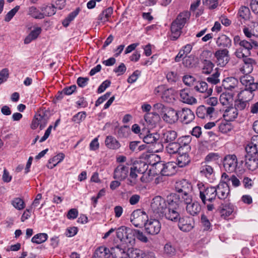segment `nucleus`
<instances>
[{
  "label": "nucleus",
  "mask_w": 258,
  "mask_h": 258,
  "mask_svg": "<svg viewBox=\"0 0 258 258\" xmlns=\"http://www.w3.org/2000/svg\"><path fill=\"white\" fill-rule=\"evenodd\" d=\"M13 206L18 210H22L25 207V204L22 199L17 198L12 201Z\"/></svg>",
  "instance_id": "obj_55"
},
{
  "label": "nucleus",
  "mask_w": 258,
  "mask_h": 258,
  "mask_svg": "<svg viewBox=\"0 0 258 258\" xmlns=\"http://www.w3.org/2000/svg\"><path fill=\"white\" fill-rule=\"evenodd\" d=\"M240 77V82L245 87V89L250 91H255L258 88V83H255L253 78L248 74Z\"/></svg>",
  "instance_id": "obj_18"
},
{
  "label": "nucleus",
  "mask_w": 258,
  "mask_h": 258,
  "mask_svg": "<svg viewBox=\"0 0 258 258\" xmlns=\"http://www.w3.org/2000/svg\"><path fill=\"white\" fill-rule=\"evenodd\" d=\"M128 163L126 165L119 164L114 169L113 178L120 181L124 180L127 176L129 170Z\"/></svg>",
  "instance_id": "obj_15"
},
{
  "label": "nucleus",
  "mask_w": 258,
  "mask_h": 258,
  "mask_svg": "<svg viewBox=\"0 0 258 258\" xmlns=\"http://www.w3.org/2000/svg\"><path fill=\"white\" fill-rule=\"evenodd\" d=\"M166 78L168 81L171 83H175L178 79L177 73L173 71L168 72L166 75Z\"/></svg>",
  "instance_id": "obj_64"
},
{
  "label": "nucleus",
  "mask_w": 258,
  "mask_h": 258,
  "mask_svg": "<svg viewBox=\"0 0 258 258\" xmlns=\"http://www.w3.org/2000/svg\"><path fill=\"white\" fill-rule=\"evenodd\" d=\"M161 167L157 166L148 165L146 168L147 176H146V182H152L154 185H157L162 181V177L159 175L161 174Z\"/></svg>",
  "instance_id": "obj_6"
},
{
  "label": "nucleus",
  "mask_w": 258,
  "mask_h": 258,
  "mask_svg": "<svg viewBox=\"0 0 258 258\" xmlns=\"http://www.w3.org/2000/svg\"><path fill=\"white\" fill-rule=\"evenodd\" d=\"M229 51L227 49H219L217 50L214 55L216 58L217 65L220 67L225 66L229 61Z\"/></svg>",
  "instance_id": "obj_17"
},
{
  "label": "nucleus",
  "mask_w": 258,
  "mask_h": 258,
  "mask_svg": "<svg viewBox=\"0 0 258 258\" xmlns=\"http://www.w3.org/2000/svg\"><path fill=\"white\" fill-rule=\"evenodd\" d=\"M203 3L210 9H214L218 6V0H203Z\"/></svg>",
  "instance_id": "obj_62"
},
{
  "label": "nucleus",
  "mask_w": 258,
  "mask_h": 258,
  "mask_svg": "<svg viewBox=\"0 0 258 258\" xmlns=\"http://www.w3.org/2000/svg\"><path fill=\"white\" fill-rule=\"evenodd\" d=\"M188 152L182 151V153H179L177 157L176 165L179 167H183L187 165L190 162V159L188 154Z\"/></svg>",
  "instance_id": "obj_30"
},
{
  "label": "nucleus",
  "mask_w": 258,
  "mask_h": 258,
  "mask_svg": "<svg viewBox=\"0 0 258 258\" xmlns=\"http://www.w3.org/2000/svg\"><path fill=\"white\" fill-rule=\"evenodd\" d=\"M214 111L215 108L213 107L200 105L197 108L196 114L199 118L211 119Z\"/></svg>",
  "instance_id": "obj_19"
},
{
  "label": "nucleus",
  "mask_w": 258,
  "mask_h": 258,
  "mask_svg": "<svg viewBox=\"0 0 258 258\" xmlns=\"http://www.w3.org/2000/svg\"><path fill=\"white\" fill-rule=\"evenodd\" d=\"M193 87L196 91L201 93H206L208 96L211 95L212 93V89H208V84L205 81L196 82Z\"/></svg>",
  "instance_id": "obj_29"
},
{
  "label": "nucleus",
  "mask_w": 258,
  "mask_h": 258,
  "mask_svg": "<svg viewBox=\"0 0 258 258\" xmlns=\"http://www.w3.org/2000/svg\"><path fill=\"white\" fill-rule=\"evenodd\" d=\"M178 116L181 121L185 124L191 122L195 117V114L190 109L183 108L178 111Z\"/></svg>",
  "instance_id": "obj_20"
},
{
  "label": "nucleus",
  "mask_w": 258,
  "mask_h": 258,
  "mask_svg": "<svg viewBox=\"0 0 258 258\" xmlns=\"http://www.w3.org/2000/svg\"><path fill=\"white\" fill-rule=\"evenodd\" d=\"M80 11V8H78L75 11L70 13L67 17H66L62 22V25L65 27H68L69 25L70 22L72 21L78 15Z\"/></svg>",
  "instance_id": "obj_44"
},
{
  "label": "nucleus",
  "mask_w": 258,
  "mask_h": 258,
  "mask_svg": "<svg viewBox=\"0 0 258 258\" xmlns=\"http://www.w3.org/2000/svg\"><path fill=\"white\" fill-rule=\"evenodd\" d=\"M216 190V197L220 200L226 199L230 193V188L228 183L226 181L220 182L217 186H214Z\"/></svg>",
  "instance_id": "obj_14"
},
{
  "label": "nucleus",
  "mask_w": 258,
  "mask_h": 258,
  "mask_svg": "<svg viewBox=\"0 0 258 258\" xmlns=\"http://www.w3.org/2000/svg\"><path fill=\"white\" fill-rule=\"evenodd\" d=\"M183 82L188 86H194L196 83V79L191 75H185L183 77Z\"/></svg>",
  "instance_id": "obj_57"
},
{
  "label": "nucleus",
  "mask_w": 258,
  "mask_h": 258,
  "mask_svg": "<svg viewBox=\"0 0 258 258\" xmlns=\"http://www.w3.org/2000/svg\"><path fill=\"white\" fill-rule=\"evenodd\" d=\"M176 204H173L171 197L167 203L165 200L160 196L155 197L152 200L150 208L153 212L160 216L165 217L169 220H176L179 215L178 211H175Z\"/></svg>",
  "instance_id": "obj_1"
},
{
  "label": "nucleus",
  "mask_w": 258,
  "mask_h": 258,
  "mask_svg": "<svg viewBox=\"0 0 258 258\" xmlns=\"http://www.w3.org/2000/svg\"><path fill=\"white\" fill-rule=\"evenodd\" d=\"M177 137V133L172 130H167L163 132L161 140L163 143H169L174 142Z\"/></svg>",
  "instance_id": "obj_31"
},
{
  "label": "nucleus",
  "mask_w": 258,
  "mask_h": 258,
  "mask_svg": "<svg viewBox=\"0 0 258 258\" xmlns=\"http://www.w3.org/2000/svg\"><path fill=\"white\" fill-rule=\"evenodd\" d=\"M141 158H140V159ZM145 166V161L141 159L135 161L133 166L130 168V177L133 179H136L138 177V173L144 174L145 171H144L142 168H144Z\"/></svg>",
  "instance_id": "obj_16"
},
{
  "label": "nucleus",
  "mask_w": 258,
  "mask_h": 258,
  "mask_svg": "<svg viewBox=\"0 0 258 258\" xmlns=\"http://www.w3.org/2000/svg\"><path fill=\"white\" fill-rule=\"evenodd\" d=\"M29 14L35 19H43L42 12H40L35 7H31L29 9Z\"/></svg>",
  "instance_id": "obj_50"
},
{
  "label": "nucleus",
  "mask_w": 258,
  "mask_h": 258,
  "mask_svg": "<svg viewBox=\"0 0 258 258\" xmlns=\"http://www.w3.org/2000/svg\"><path fill=\"white\" fill-rule=\"evenodd\" d=\"M216 44L219 47L229 48L231 46V40L226 35L223 34L217 39Z\"/></svg>",
  "instance_id": "obj_37"
},
{
  "label": "nucleus",
  "mask_w": 258,
  "mask_h": 258,
  "mask_svg": "<svg viewBox=\"0 0 258 258\" xmlns=\"http://www.w3.org/2000/svg\"><path fill=\"white\" fill-rule=\"evenodd\" d=\"M253 91H250L249 90V89H245L244 90L241 91L239 93H238L237 97L240 98L241 100L248 102L252 98L253 96L252 92Z\"/></svg>",
  "instance_id": "obj_42"
},
{
  "label": "nucleus",
  "mask_w": 258,
  "mask_h": 258,
  "mask_svg": "<svg viewBox=\"0 0 258 258\" xmlns=\"http://www.w3.org/2000/svg\"><path fill=\"white\" fill-rule=\"evenodd\" d=\"M245 151L258 154V135L252 137L250 142L245 147Z\"/></svg>",
  "instance_id": "obj_34"
},
{
  "label": "nucleus",
  "mask_w": 258,
  "mask_h": 258,
  "mask_svg": "<svg viewBox=\"0 0 258 258\" xmlns=\"http://www.w3.org/2000/svg\"><path fill=\"white\" fill-rule=\"evenodd\" d=\"M166 150L170 154L182 153V148L178 142H175L168 143L166 147Z\"/></svg>",
  "instance_id": "obj_38"
},
{
  "label": "nucleus",
  "mask_w": 258,
  "mask_h": 258,
  "mask_svg": "<svg viewBox=\"0 0 258 258\" xmlns=\"http://www.w3.org/2000/svg\"><path fill=\"white\" fill-rule=\"evenodd\" d=\"M202 207L200 203L195 201L186 206L187 213L192 216H198L201 211Z\"/></svg>",
  "instance_id": "obj_28"
},
{
  "label": "nucleus",
  "mask_w": 258,
  "mask_h": 258,
  "mask_svg": "<svg viewBox=\"0 0 258 258\" xmlns=\"http://www.w3.org/2000/svg\"><path fill=\"white\" fill-rule=\"evenodd\" d=\"M189 17V14L187 12L182 13L178 15L177 18L172 23L171 25V34L170 36L171 40H176L179 38L181 34V29Z\"/></svg>",
  "instance_id": "obj_4"
},
{
  "label": "nucleus",
  "mask_w": 258,
  "mask_h": 258,
  "mask_svg": "<svg viewBox=\"0 0 258 258\" xmlns=\"http://www.w3.org/2000/svg\"><path fill=\"white\" fill-rule=\"evenodd\" d=\"M234 43L235 45H238V48L235 52L237 57H243L245 56L250 55V50L253 47H257L258 43L250 39L249 40L242 39L239 36L237 35L234 37Z\"/></svg>",
  "instance_id": "obj_2"
},
{
  "label": "nucleus",
  "mask_w": 258,
  "mask_h": 258,
  "mask_svg": "<svg viewBox=\"0 0 258 258\" xmlns=\"http://www.w3.org/2000/svg\"><path fill=\"white\" fill-rule=\"evenodd\" d=\"M151 110L152 106L146 104V129H154L160 119L159 115Z\"/></svg>",
  "instance_id": "obj_7"
},
{
  "label": "nucleus",
  "mask_w": 258,
  "mask_h": 258,
  "mask_svg": "<svg viewBox=\"0 0 258 258\" xmlns=\"http://www.w3.org/2000/svg\"><path fill=\"white\" fill-rule=\"evenodd\" d=\"M105 144L107 148L112 150L117 149L120 146L116 139L111 136H108L106 138Z\"/></svg>",
  "instance_id": "obj_40"
},
{
  "label": "nucleus",
  "mask_w": 258,
  "mask_h": 258,
  "mask_svg": "<svg viewBox=\"0 0 258 258\" xmlns=\"http://www.w3.org/2000/svg\"><path fill=\"white\" fill-rule=\"evenodd\" d=\"M248 56H245L243 57H238L239 58H242L244 63L243 67L241 69V71L243 72V74L250 73L253 70V66L256 63L254 59Z\"/></svg>",
  "instance_id": "obj_26"
},
{
  "label": "nucleus",
  "mask_w": 258,
  "mask_h": 258,
  "mask_svg": "<svg viewBox=\"0 0 258 258\" xmlns=\"http://www.w3.org/2000/svg\"><path fill=\"white\" fill-rule=\"evenodd\" d=\"M161 224L159 221L155 219L146 221V233L151 234H157L160 231Z\"/></svg>",
  "instance_id": "obj_21"
},
{
  "label": "nucleus",
  "mask_w": 258,
  "mask_h": 258,
  "mask_svg": "<svg viewBox=\"0 0 258 258\" xmlns=\"http://www.w3.org/2000/svg\"><path fill=\"white\" fill-rule=\"evenodd\" d=\"M164 112L162 118L165 122L169 124H172L178 120V111L169 108L166 109Z\"/></svg>",
  "instance_id": "obj_23"
},
{
  "label": "nucleus",
  "mask_w": 258,
  "mask_h": 258,
  "mask_svg": "<svg viewBox=\"0 0 258 258\" xmlns=\"http://www.w3.org/2000/svg\"><path fill=\"white\" fill-rule=\"evenodd\" d=\"M65 155L62 153H59L53 158L50 159L48 161V164L47 165V167L50 169H52L56 166V165L61 162Z\"/></svg>",
  "instance_id": "obj_41"
},
{
  "label": "nucleus",
  "mask_w": 258,
  "mask_h": 258,
  "mask_svg": "<svg viewBox=\"0 0 258 258\" xmlns=\"http://www.w3.org/2000/svg\"><path fill=\"white\" fill-rule=\"evenodd\" d=\"M220 101L223 105H227L230 104L233 100L232 96L230 94L222 93L220 97Z\"/></svg>",
  "instance_id": "obj_51"
},
{
  "label": "nucleus",
  "mask_w": 258,
  "mask_h": 258,
  "mask_svg": "<svg viewBox=\"0 0 258 258\" xmlns=\"http://www.w3.org/2000/svg\"><path fill=\"white\" fill-rule=\"evenodd\" d=\"M145 212L143 210H135L132 214L131 222L136 227H145Z\"/></svg>",
  "instance_id": "obj_11"
},
{
  "label": "nucleus",
  "mask_w": 258,
  "mask_h": 258,
  "mask_svg": "<svg viewBox=\"0 0 258 258\" xmlns=\"http://www.w3.org/2000/svg\"><path fill=\"white\" fill-rule=\"evenodd\" d=\"M130 128L126 125L121 127L118 131V135L120 138L128 137L130 133Z\"/></svg>",
  "instance_id": "obj_59"
},
{
  "label": "nucleus",
  "mask_w": 258,
  "mask_h": 258,
  "mask_svg": "<svg viewBox=\"0 0 258 258\" xmlns=\"http://www.w3.org/2000/svg\"><path fill=\"white\" fill-rule=\"evenodd\" d=\"M175 188L178 194L190 192L192 189V185L188 181L183 179L176 182Z\"/></svg>",
  "instance_id": "obj_24"
},
{
  "label": "nucleus",
  "mask_w": 258,
  "mask_h": 258,
  "mask_svg": "<svg viewBox=\"0 0 258 258\" xmlns=\"http://www.w3.org/2000/svg\"><path fill=\"white\" fill-rule=\"evenodd\" d=\"M56 7H55L53 5H44L40 8V10L42 12L43 18L46 16L50 17L54 15L56 13Z\"/></svg>",
  "instance_id": "obj_39"
},
{
  "label": "nucleus",
  "mask_w": 258,
  "mask_h": 258,
  "mask_svg": "<svg viewBox=\"0 0 258 258\" xmlns=\"http://www.w3.org/2000/svg\"><path fill=\"white\" fill-rule=\"evenodd\" d=\"M183 64L187 68H192L194 66V57L191 56H185L183 59Z\"/></svg>",
  "instance_id": "obj_61"
},
{
  "label": "nucleus",
  "mask_w": 258,
  "mask_h": 258,
  "mask_svg": "<svg viewBox=\"0 0 258 258\" xmlns=\"http://www.w3.org/2000/svg\"><path fill=\"white\" fill-rule=\"evenodd\" d=\"M220 73L216 69L215 72L209 77H208L206 80L207 82L212 85H216L220 82L219 76Z\"/></svg>",
  "instance_id": "obj_49"
},
{
  "label": "nucleus",
  "mask_w": 258,
  "mask_h": 258,
  "mask_svg": "<svg viewBox=\"0 0 258 258\" xmlns=\"http://www.w3.org/2000/svg\"><path fill=\"white\" fill-rule=\"evenodd\" d=\"M200 174L207 178H210L214 174L213 167L207 164H203L200 168Z\"/></svg>",
  "instance_id": "obj_43"
},
{
  "label": "nucleus",
  "mask_w": 258,
  "mask_h": 258,
  "mask_svg": "<svg viewBox=\"0 0 258 258\" xmlns=\"http://www.w3.org/2000/svg\"><path fill=\"white\" fill-rule=\"evenodd\" d=\"M146 131V152L156 153L162 148V144L159 142L160 135L154 129L147 128Z\"/></svg>",
  "instance_id": "obj_3"
},
{
  "label": "nucleus",
  "mask_w": 258,
  "mask_h": 258,
  "mask_svg": "<svg viewBox=\"0 0 258 258\" xmlns=\"http://www.w3.org/2000/svg\"><path fill=\"white\" fill-rule=\"evenodd\" d=\"M238 115V112L234 107H226L223 110V117L224 119L228 121H231L237 118Z\"/></svg>",
  "instance_id": "obj_27"
},
{
  "label": "nucleus",
  "mask_w": 258,
  "mask_h": 258,
  "mask_svg": "<svg viewBox=\"0 0 258 258\" xmlns=\"http://www.w3.org/2000/svg\"><path fill=\"white\" fill-rule=\"evenodd\" d=\"M201 221L203 226L204 227V230L208 231L211 230V223L207 217L205 215L202 214L201 215Z\"/></svg>",
  "instance_id": "obj_54"
},
{
  "label": "nucleus",
  "mask_w": 258,
  "mask_h": 258,
  "mask_svg": "<svg viewBox=\"0 0 258 258\" xmlns=\"http://www.w3.org/2000/svg\"><path fill=\"white\" fill-rule=\"evenodd\" d=\"M113 13V8L109 7L104 10L99 16V20L102 22L105 23L108 21L109 18L111 17Z\"/></svg>",
  "instance_id": "obj_46"
},
{
  "label": "nucleus",
  "mask_w": 258,
  "mask_h": 258,
  "mask_svg": "<svg viewBox=\"0 0 258 258\" xmlns=\"http://www.w3.org/2000/svg\"><path fill=\"white\" fill-rule=\"evenodd\" d=\"M199 192V198L204 205H206L207 202L213 203L216 200V192L215 187L205 185L202 182L197 184Z\"/></svg>",
  "instance_id": "obj_5"
},
{
  "label": "nucleus",
  "mask_w": 258,
  "mask_h": 258,
  "mask_svg": "<svg viewBox=\"0 0 258 258\" xmlns=\"http://www.w3.org/2000/svg\"><path fill=\"white\" fill-rule=\"evenodd\" d=\"M239 16L245 20L249 19L250 12L249 8L245 6L240 7L239 11Z\"/></svg>",
  "instance_id": "obj_52"
},
{
  "label": "nucleus",
  "mask_w": 258,
  "mask_h": 258,
  "mask_svg": "<svg viewBox=\"0 0 258 258\" xmlns=\"http://www.w3.org/2000/svg\"><path fill=\"white\" fill-rule=\"evenodd\" d=\"M173 204H176L175 206V211H178L179 205L180 203H183L186 206L191 203L192 198L190 192L182 193L180 194H174L170 196Z\"/></svg>",
  "instance_id": "obj_9"
},
{
  "label": "nucleus",
  "mask_w": 258,
  "mask_h": 258,
  "mask_svg": "<svg viewBox=\"0 0 258 258\" xmlns=\"http://www.w3.org/2000/svg\"><path fill=\"white\" fill-rule=\"evenodd\" d=\"M247 102L245 101L241 100L240 98H237L235 101L234 107L236 108L237 111L238 110H243L246 106Z\"/></svg>",
  "instance_id": "obj_56"
},
{
  "label": "nucleus",
  "mask_w": 258,
  "mask_h": 258,
  "mask_svg": "<svg viewBox=\"0 0 258 258\" xmlns=\"http://www.w3.org/2000/svg\"><path fill=\"white\" fill-rule=\"evenodd\" d=\"M48 119V112L46 111H40L35 115L31 123V128L36 129L39 125L40 129L42 130L45 126Z\"/></svg>",
  "instance_id": "obj_8"
},
{
  "label": "nucleus",
  "mask_w": 258,
  "mask_h": 258,
  "mask_svg": "<svg viewBox=\"0 0 258 258\" xmlns=\"http://www.w3.org/2000/svg\"><path fill=\"white\" fill-rule=\"evenodd\" d=\"M237 158L235 155H227L223 160L225 170L229 172H234L237 166Z\"/></svg>",
  "instance_id": "obj_12"
},
{
  "label": "nucleus",
  "mask_w": 258,
  "mask_h": 258,
  "mask_svg": "<svg viewBox=\"0 0 258 258\" xmlns=\"http://www.w3.org/2000/svg\"><path fill=\"white\" fill-rule=\"evenodd\" d=\"M86 116L87 115L86 112H79L76 114H75L74 116H73L72 120L73 121L76 123H79L85 119Z\"/></svg>",
  "instance_id": "obj_53"
},
{
  "label": "nucleus",
  "mask_w": 258,
  "mask_h": 258,
  "mask_svg": "<svg viewBox=\"0 0 258 258\" xmlns=\"http://www.w3.org/2000/svg\"><path fill=\"white\" fill-rule=\"evenodd\" d=\"M165 109L164 106L162 104L158 103L154 104V105L152 106L151 111L153 113L156 112L159 114V113L164 112Z\"/></svg>",
  "instance_id": "obj_60"
},
{
  "label": "nucleus",
  "mask_w": 258,
  "mask_h": 258,
  "mask_svg": "<svg viewBox=\"0 0 258 258\" xmlns=\"http://www.w3.org/2000/svg\"><path fill=\"white\" fill-rule=\"evenodd\" d=\"M171 221L174 222L178 221V227L180 230L183 232H188L194 227L195 222L194 219L189 216L180 218V215L179 214L177 220Z\"/></svg>",
  "instance_id": "obj_10"
},
{
  "label": "nucleus",
  "mask_w": 258,
  "mask_h": 258,
  "mask_svg": "<svg viewBox=\"0 0 258 258\" xmlns=\"http://www.w3.org/2000/svg\"><path fill=\"white\" fill-rule=\"evenodd\" d=\"M143 254L142 252L138 249H132L128 253L130 258H144Z\"/></svg>",
  "instance_id": "obj_63"
},
{
  "label": "nucleus",
  "mask_w": 258,
  "mask_h": 258,
  "mask_svg": "<svg viewBox=\"0 0 258 258\" xmlns=\"http://www.w3.org/2000/svg\"><path fill=\"white\" fill-rule=\"evenodd\" d=\"M202 73L205 74H210L213 71L214 64L210 60H204L203 62Z\"/></svg>",
  "instance_id": "obj_48"
},
{
  "label": "nucleus",
  "mask_w": 258,
  "mask_h": 258,
  "mask_svg": "<svg viewBox=\"0 0 258 258\" xmlns=\"http://www.w3.org/2000/svg\"><path fill=\"white\" fill-rule=\"evenodd\" d=\"M160 159V156L155 154L146 155V165H155L157 166V167H160L162 164Z\"/></svg>",
  "instance_id": "obj_33"
},
{
  "label": "nucleus",
  "mask_w": 258,
  "mask_h": 258,
  "mask_svg": "<svg viewBox=\"0 0 258 258\" xmlns=\"http://www.w3.org/2000/svg\"><path fill=\"white\" fill-rule=\"evenodd\" d=\"M48 238L47 234L44 233H38L34 235L31 241L36 244H41L44 242Z\"/></svg>",
  "instance_id": "obj_47"
},
{
  "label": "nucleus",
  "mask_w": 258,
  "mask_h": 258,
  "mask_svg": "<svg viewBox=\"0 0 258 258\" xmlns=\"http://www.w3.org/2000/svg\"><path fill=\"white\" fill-rule=\"evenodd\" d=\"M20 9L19 6H16L14 8L9 11L5 16V21L6 22H9L15 16L16 13Z\"/></svg>",
  "instance_id": "obj_58"
},
{
  "label": "nucleus",
  "mask_w": 258,
  "mask_h": 258,
  "mask_svg": "<svg viewBox=\"0 0 258 258\" xmlns=\"http://www.w3.org/2000/svg\"><path fill=\"white\" fill-rule=\"evenodd\" d=\"M180 100L182 102L192 105L197 102V99L190 94L188 89H183L180 91Z\"/></svg>",
  "instance_id": "obj_25"
},
{
  "label": "nucleus",
  "mask_w": 258,
  "mask_h": 258,
  "mask_svg": "<svg viewBox=\"0 0 258 258\" xmlns=\"http://www.w3.org/2000/svg\"><path fill=\"white\" fill-rule=\"evenodd\" d=\"M191 141L190 136H185L178 139V143L182 148V151L189 152L190 150V146L189 145Z\"/></svg>",
  "instance_id": "obj_35"
},
{
  "label": "nucleus",
  "mask_w": 258,
  "mask_h": 258,
  "mask_svg": "<svg viewBox=\"0 0 258 258\" xmlns=\"http://www.w3.org/2000/svg\"><path fill=\"white\" fill-rule=\"evenodd\" d=\"M111 255V253L108 248L100 246L95 250L94 258H110Z\"/></svg>",
  "instance_id": "obj_36"
},
{
  "label": "nucleus",
  "mask_w": 258,
  "mask_h": 258,
  "mask_svg": "<svg viewBox=\"0 0 258 258\" xmlns=\"http://www.w3.org/2000/svg\"><path fill=\"white\" fill-rule=\"evenodd\" d=\"M160 171L162 176H172L176 172V164L173 162H169L164 164L162 162Z\"/></svg>",
  "instance_id": "obj_22"
},
{
  "label": "nucleus",
  "mask_w": 258,
  "mask_h": 258,
  "mask_svg": "<svg viewBox=\"0 0 258 258\" xmlns=\"http://www.w3.org/2000/svg\"><path fill=\"white\" fill-rule=\"evenodd\" d=\"M162 100L166 102H171L174 99L173 90L171 88H165L161 97Z\"/></svg>",
  "instance_id": "obj_45"
},
{
  "label": "nucleus",
  "mask_w": 258,
  "mask_h": 258,
  "mask_svg": "<svg viewBox=\"0 0 258 258\" xmlns=\"http://www.w3.org/2000/svg\"><path fill=\"white\" fill-rule=\"evenodd\" d=\"M245 165L249 170L254 171L258 168V154L246 152Z\"/></svg>",
  "instance_id": "obj_13"
},
{
  "label": "nucleus",
  "mask_w": 258,
  "mask_h": 258,
  "mask_svg": "<svg viewBox=\"0 0 258 258\" xmlns=\"http://www.w3.org/2000/svg\"><path fill=\"white\" fill-rule=\"evenodd\" d=\"M238 80L234 77L227 78L222 82V86L224 89L229 90L238 88Z\"/></svg>",
  "instance_id": "obj_32"
}]
</instances>
